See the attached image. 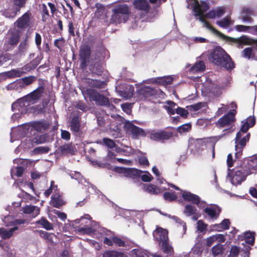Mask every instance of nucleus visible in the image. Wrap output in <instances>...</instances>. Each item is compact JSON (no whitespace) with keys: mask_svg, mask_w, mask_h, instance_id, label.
I'll list each match as a JSON object with an SVG mask.
<instances>
[{"mask_svg":"<svg viewBox=\"0 0 257 257\" xmlns=\"http://www.w3.org/2000/svg\"><path fill=\"white\" fill-rule=\"evenodd\" d=\"M209 59L216 65L226 70H231L234 67L230 57L221 47H216L210 54Z\"/></svg>","mask_w":257,"mask_h":257,"instance_id":"f257e3e1","label":"nucleus"},{"mask_svg":"<svg viewBox=\"0 0 257 257\" xmlns=\"http://www.w3.org/2000/svg\"><path fill=\"white\" fill-rule=\"evenodd\" d=\"M189 6H190L194 12V16L197 20H198L203 24V26L207 29L214 32L215 29L204 20L202 14L205 13L209 9L208 5L204 1H201L200 3L197 0H186Z\"/></svg>","mask_w":257,"mask_h":257,"instance_id":"f03ea898","label":"nucleus"},{"mask_svg":"<svg viewBox=\"0 0 257 257\" xmlns=\"http://www.w3.org/2000/svg\"><path fill=\"white\" fill-rule=\"evenodd\" d=\"M112 12L110 23L115 24L125 22L130 13L128 7L125 4L117 6L112 10Z\"/></svg>","mask_w":257,"mask_h":257,"instance_id":"7ed1b4c3","label":"nucleus"},{"mask_svg":"<svg viewBox=\"0 0 257 257\" xmlns=\"http://www.w3.org/2000/svg\"><path fill=\"white\" fill-rule=\"evenodd\" d=\"M91 217L88 214L74 220L73 225H80L77 230L78 232L86 234H90L94 232L97 228L96 223L90 220Z\"/></svg>","mask_w":257,"mask_h":257,"instance_id":"20e7f679","label":"nucleus"},{"mask_svg":"<svg viewBox=\"0 0 257 257\" xmlns=\"http://www.w3.org/2000/svg\"><path fill=\"white\" fill-rule=\"evenodd\" d=\"M81 92L85 100L89 99L100 105H106L108 103V99L106 97L93 89L83 88Z\"/></svg>","mask_w":257,"mask_h":257,"instance_id":"39448f33","label":"nucleus"},{"mask_svg":"<svg viewBox=\"0 0 257 257\" xmlns=\"http://www.w3.org/2000/svg\"><path fill=\"white\" fill-rule=\"evenodd\" d=\"M32 103L27 98L26 96L18 99L16 102L13 103L12 105V109L13 111H15L16 112L12 116V118L17 117L19 115V113L21 114H25L28 112L30 111L31 107L30 105Z\"/></svg>","mask_w":257,"mask_h":257,"instance_id":"423d86ee","label":"nucleus"},{"mask_svg":"<svg viewBox=\"0 0 257 257\" xmlns=\"http://www.w3.org/2000/svg\"><path fill=\"white\" fill-rule=\"evenodd\" d=\"M228 175L227 178L232 184L237 185L245 180L247 175L251 174L250 171L241 169L237 170H233L231 172L230 169H228Z\"/></svg>","mask_w":257,"mask_h":257,"instance_id":"0eeeda50","label":"nucleus"},{"mask_svg":"<svg viewBox=\"0 0 257 257\" xmlns=\"http://www.w3.org/2000/svg\"><path fill=\"white\" fill-rule=\"evenodd\" d=\"M201 89L202 92L210 97H218L222 93V88L210 79H207L203 84Z\"/></svg>","mask_w":257,"mask_h":257,"instance_id":"6e6552de","label":"nucleus"},{"mask_svg":"<svg viewBox=\"0 0 257 257\" xmlns=\"http://www.w3.org/2000/svg\"><path fill=\"white\" fill-rule=\"evenodd\" d=\"M231 42L238 48H242L244 45H253L252 58L257 60V40L243 36L238 39L231 38Z\"/></svg>","mask_w":257,"mask_h":257,"instance_id":"1a4fd4ad","label":"nucleus"},{"mask_svg":"<svg viewBox=\"0 0 257 257\" xmlns=\"http://www.w3.org/2000/svg\"><path fill=\"white\" fill-rule=\"evenodd\" d=\"M249 134L245 136L242 137L240 132H238L235 139V156L236 159H239L241 155L243 149L245 147L246 142L249 140Z\"/></svg>","mask_w":257,"mask_h":257,"instance_id":"9d476101","label":"nucleus"},{"mask_svg":"<svg viewBox=\"0 0 257 257\" xmlns=\"http://www.w3.org/2000/svg\"><path fill=\"white\" fill-rule=\"evenodd\" d=\"M255 233L253 231H247L243 233V237L245 243H242L243 245L242 248L244 251L243 257H249V250L251 249L250 246L254 244Z\"/></svg>","mask_w":257,"mask_h":257,"instance_id":"9b49d317","label":"nucleus"},{"mask_svg":"<svg viewBox=\"0 0 257 257\" xmlns=\"http://www.w3.org/2000/svg\"><path fill=\"white\" fill-rule=\"evenodd\" d=\"M31 17V12H27L16 21L15 26L21 31L25 30L28 27H30L32 24Z\"/></svg>","mask_w":257,"mask_h":257,"instance_id":"f8f14e48","label":"nucleus"},{"mask_svg":"<svg viewBox=\"0 0 257 257\" xmlns=\"http://www.w3.org/2000/svg\"><path fill=\"white\" fill-rule=\"evenodd\" d=\"M236 112V110H233L232 112H230L219 118L216 122V126L220 128L231 126L235 120L234 115Z\"/></svg>","mask_w":257,"mask_h":257,"instance_id":"ddd939ff","label":"nucleus"},{"mask_svg":"<svg viewBox=\"0 0 257 257\" xmlns=\"http://www.w3.org/2000/svg\"><path fill=\"white\" fill-rule=\"evenodd\" d=\"M91 53L90 47L88 45L81 46L79 51V57L80 60V67L85 69L87 66V62L90 58Z\"/></svg>","mask_w":257,"mask_h":257,"instance_id":"4468645a","label":"nucleus"},{"mask_svg":"<svg viewBox=\"0 0 257 257\" xmlns=\"http://www.w3.org/2000/svg\"><path fill=\"white\" fill-rule=\"evenodd\" d=\"M124 127L128 133L132 135V137L137 139L140 136H145V133L143 129L135 125L130 121H126L124 124Z\"/></svg>","mask_w":257,"mask_h":257,"instance_id":"2eb2a0df","label":"nucleus"},{"mask_svg":"<svg viewBox=\"0 0 257 257\" xmlns=\"http://www.w3.org/2000/svg\"><path fill=\"white\" fill-rule=\"evenodd\" d=\"M44 87L41 86L26 95V98H27L32 104H34L41 98L44 92Z\"/></svg>","mask_w":257,"mask_h":257,"instance_id":"dca6fc26","label":"nucleus"},{"mask_svg":"<svg viewBox=\"0 0 257 257\" xmlns=\"http://www.w3.org/2000/svg\"><path fill=\"white\" fill-rule=\"evenodd\" d=\"M154 236L159 244L169 240L168 231L161 227L157 228L154 232Z\"/></svg>","mask_w":257,"mask_h":257,"instance_id":"f3484780","label":"nucleus"},{"mask_svg":"<svg viewBox=\"0 0 257 257\" xmlns=\"http://www.w3.org/2000/svg\"><path fill=\"white\" fill-rule=\"evenodd\" d=\"M225 13V8L224 7H218L215 10H211L208 13L205 14L204 13L202 14L204 20L205 18L214 19L215 18H220Z\"/></svg>","mask_w":257,"mask_h":257,"instance_id":"a211bd4d","label":"nucleus"},{"mask_svg":"<svg viewBox=\"0 0 257 257\" xmlns=\"http://www.w3.org/2000/svg\"><path fill=\"white\" fill-rule=\"evenodd\" d=\"M23 75V71L20 68L13 69L10 71L4 72L0 74V77L3 80L7 78H12L15 77H20Z\"/></svg>","mask_w":257,"mask_h":257,"instance_id":"6ab92c4d","label":"nucleus"},{"mask_svg":"<svg viewBox=\"0 0 257 257\" xmlns=\"http://www.w3.org/2000/svg\"><path fill=\"white\" fill-rule=\"evenodd\" d=\"M172 136L171 133L159 131L157 132H152L150 135L152 139L155 141H164L169 139Z\"/></svg>","mask_w":257,"mask_h":257,"instance_id":"aec40b11","label":"nucleus"},{"mask_svg":"<svg viewBox=\"0 0 257 257\" xmlns=\"http://www.w3.org/2000/svg\"><path fill=\"white\" fill-rule=\"evenodd\" d=\"M220 211V208L216 205L206 207L204 209V212L211 219H217L218 217Z\"/></svg>","mask_w":257,"mask_h":257,"instance_id":"412c9836","label":"nucleus"},{"mask_svg":"<svg viewBox=\"0 0 257 257\" xmlns=\"http://www.w3.org/2000/svg\"><path fill=\"white\" fill-rule=\"evenodd\" d=\"M182 196L185 200L191 202L195 204L199 203V197L198 196L186 191H182Z\"/></svg>","mask_w":257,"mask_h":257,"instance_id":"4be33fe9","label":"nucleus"},{"mask_svg":"<svg viewBox=\"0 0 257 257\" xmlns=\"http://www.w3.org/2000/svg\"><path fill=\"white\" fill-rule=\"evenodd\" d=\"M143 189L151 194L157 195L162 192L165 189L157 187L153 184H145L144 185Z\"/></svg>","mask_w":257,"mask_h":257,"instance_id":"5701e85b","label":"nucleus"},{"mask_svg":"<svg viewBox=\"0 0 257 257\" xmlns=\"http://www.w3.org/2000/svg\"><path fill=\"white\" fill-rule=\"evenodd\" d=\"M36 80V77L34 76H29L18 79L19 87L21 89L25 88L26 86L32 84Z\"/></svg>","mask_w":257,"mask_h":257,"instance_id":"b1692460","label":"nucleus"},{"mask_svg":"<svg viewBox=\"0 0 257 257\" xmlns=\"http://www.w3.org/2000/svg\"><path fill=\"white\" fill-rule=\"evenodd\" d=\"M134 6L136 9L148 12L149 6L146 0H136L134 2Z\"/></svg>","mask_w":257,"mask_h":257,"instance_id":"393cba45","label":"nucleus"},{"mask_svg":"<svg viewBox=\"0 0 257 257\" xmlns=\"http://www.w3.org/2000/svg\"><path fill=\"white\" fill-rule=\"evenodd\" d=\"M123 172L125 176L134 179L141 176L142 171L135 168H124Z\"/></svg>","mask_w":257,"mask_h":257,"instance_id":"a878e982","label":"nucleus"},{"mask_svg":"<svg viewBox=\"0 0 257 257\" xmlns=\"http://www.w3.org/2000/svg\"><path fill=\"white\" fill-rule=\"evenodd\" d=\"M51 204L55 207L59 208L65 204L62 196L59 194H53L51 196Z\"/></svg>","mask_w":257,"mask_h":257,"instance_id":"bb28decb","label":"nucleus"},{"mask_svg":"<svg viewBox=\"0 0 257 257\" xmlns=\"http://www.w3.org/2000/svg\"><path fill=\"white\" fill-rule=\"evenodd\" d=\"M23 211L26 214H31L32 216L35 217L40 213V208L36 206L27 205L23 208Z\"/></svg>","mask_w":257,"mask_h":257,"instance_id":"cd10ccee","label":"nucleus"},{"mask_svg":"<svg viewBox=\"0 0 257 257\" xmlns=\"http://www.w3.org/2000/svg\"><path fill=\"white\" fill-rule=\"evenodd\" d=\"M87 83L89 86L95 87L98 89L103 88L106 86V82L104 81H100L96 79H87Z\"/></svg>","mask_w":257,"mask_h":257,"instance_id":"c85d7f7f","label":"nucleus"},{"mask_svg":"<svg viewBox=\"0 0 257 257\" xmlns=\"http://www.w3.org/2000/svg\"><path fill=\"white\" fill-rule=\"evenodd\" d=\"M156 93V91L155 89L146 86L142 87L139 91V93L146 98L153 96L155 95Z\"/></svg>","mask_w":257,"mask_h":257,"instance_id":"c756f323","label":"nucleus"},{"mask_svg":"<svg viewBox=\"0 0 257 257\" xmlns=\"http://www.w3.org/2000/svg\"><path fill=\"white\" fill-rule=\"evenodd\" d=\"M4 222L6 226H11L12 225L21 224L24 223L25 220L24 219H13L11 216H5L3 219Z\"/></svg>","mask_w":257,"mask_h":257,"instance_id":"7c9ffc66","label":"nucleus"},{"mask_svg":"<svg viewBox=\"0 0 257 257\" xmlns=\"http://www.w3.org/2000/svg\"><path fill=\"white\" fill-rule=\"evenodd\" d=\"M89 69L93 74L97 75H101L103 71L102 65L99 62H96L94 64H90Z\"/></svg>","mask_w":257,"mask_h":257,"instance_id":"2f4dec72","label":"nucleus"},{"mask_svg":"<svg viewBox=\"0 0 257 257\" xmlns=\"http://www.w3.org/2000/svg\"><path fill=\"white\" fill-rule=\"evenodd\" d=\"M18 229V227L17 226L12 228L9 230L4 228H0V236L3 239L9 238L12 236L13 232Z\"/></svg>","mask_w":257,"mask_h":257,"instance_id":"473e14b6","label":"nucleus"},{"mask_svg":"<svg viewBox=\"0 0 257 257\" xmlns=\"http://www.w3.org/2000/svg\"><path fill=\"white\" fill-rule=\"evenodd\" d=\"M242 13L244 14L242 18L244 22H251L253 21V19L250 17L253 14V11L251 9L244 7L243 8Z\"/></svg>","mask_w":257,"mask_h":257,"instance_id":"72a5a7b5","label":"nucleus"},{"mask_svg":"<svg viewBox=\"0 0 257 257\" xmlns=\"http://www.w3.org/2000/svg\"><path fill=\"white\" fill-rule=\"evenodd\" d=\"M71 130L75 134H77L80 130V121L78 117L74 116L71 122Z\"/></svg>","mask_w":257,"mask_h":257,"instance_id":"f704fd0d","label":"nucleus"},{"mask_svg":"<svg viewBox=\"0 0 257 257\" xmlns=\"http://www.w3.org/2000/svg\"><path fill=\"white\" fill-rule=\"evenodd\" d=\"M134 87L131 85H127L124 90L119 91L120 95L126 99L131 98L134 93Z\"/></svg>","mask_w":257,"mask_h":257,"instance_id":"c9c22d12","label":"nucleus"},{"mask_svg":"<svg viewBox=\"0 0 257 257\" xmlns=\"http://www.w3.org/2000/svg\"><path fill=\"white\" fill-rule=\"evenodd\" d=\"M159 245L164 253L169 255H171L173 253V248L169 243V240L163 242V243H160Z\"/></svg>","mask_w":257,"mask_h":257,"instance_id":"e433bc0d","label":"nucleus"},{"mask_svg":"<svg viewBox=\"0 0 257 257\" xmlns=\"http://www.w3.org/2000/svg\"><path fill=\"white\" fill-rule=\"evenodd\" d=\"M102 257H127V256L122 252L115 250H107L102 254Z\"/></svg>","mask_w":257,"mask_h":257,"instance_id":"4c0bfd02","label":"nucleus"},{"mask_svg":"<svg viewBox=\"0 0 257 257\" xmlns=\"http://www.w3.org/2000/svg\"><path fill=\"white\" fill-rule=\"evenodd\" d=\"M49 124L46 121L35 122L34 123V128L38 132H43L48 128Z\"/></svg>","mask_w":257,"mask_h":257,"instance_id":"58836bf2","label":"nucleus"},{"mask_svg":"<svg viewBox=\"0 0 257 257\" xmlns=\"http://www.w3.org/2000/svg\"><path fill=\"white\" fill-rule=\"evenodd\" d=\"M205 69V65L203 61H200L196 63L190 69L193 73L202 72Z\"/></svg>","mask_w":257,"mask_h":257,"instance_id":"ea45409f","label":"nucleus"},{"mask_svg":"<svg viewBox=\"0 0 257 257\" xmlns=\"http://www.w3.org/2000/svg\"><path fill=\"white\" fill-rule=\"evenodd\" d=\"M20 36L18 34L12 32L11 33L9 38L8 39L7 42L11 46L16 45L19 41Z\"/></svg>","mask_w":257,"mask_h":257,"instance_id":"a19ab883","label":"nucleus"},{"mask_svg":"<svg viewBox=\"0 0 257 257\" xmlns=\"http://www.w3.org/2000/svg\"><path fill=\"white\" fill-rule=\"evenodd\" d=\"M59 150L63 154L67 155L74 154L73 147L70 144H65L61 146L60 147Z\"/></svg>","mask_w":257,"mask_h":257,"instance_id":"79ce46f5","label":"nucleus"},{"mask_svg":"<svg viewBox=\"0 0 257 257\" xmlns=\"http://www.w3.org/2000/svg\"><path fill=\"white\" fill-rule=\"evenodd\" d=\"M167 105H165V108L167 110L168 113L170 114H174L176 113V106H177L176 104L171 101H168L167 102Z\"/></svg>","mask_w":257,"mask_h":257,"instance_id":"37998d69","label":"nucleus"},{"mask_svg":"<svg viewBox=\"0 0 257 257\" xmlns=\"http://www.w3.org/2000/svg\"><path fill=\"white\" fill-rule=\"evenodd\" d=\"M196 212L197 209L196 207L191 205H186L184 210V213L187 216L194 215Z\"/></svg>","mask_w":257,"mask_h":257,"instance_id":"c03bdc74","label":"nucleus"},{"mask_svg":"<svg viewBox=\"0 0 257 257\" xmlns=\"http://www.w3.org/2000/svg\"><path fill=\"white\" fill-rule=\"evenodd\" d=\"M166 216L172 219L175 222L179 223L183 228V234H185L187 229L186 225L185 222L182 221L179 217L176 216H171L170 215L166 214Z\"/></svg>","mask_w":257,"mask_h":257,"instance_id":"a18cd8bd","label":"nucleus"},{"mask_svg":"<svg viewBox=\"0 0 257 257\" xmlns=\"http://www.w3.org/2000/svg\"><path fill=\"white\" fill-rule=\"evenodd\" d=\"M37 223L41 225L47 230H51L53 229V225L45 218H41L40 220L37 221Z\"/></svg>","mask_w":257,"mask_h":257,"instance_id":"49530a36","label":"nucleus"},{"mask_svg":"<svg viewBox=\"0 0 257 257\" xmlns=\"http://www.w3.org/2000/svg\"><path fill=\"white\" fill-rule=\"evenodd\" d=\"M24 172V169L22 167H14L11 169V176L21 177Z\"/></svg>","mask_w":257,"mask_h":257,"instance_id":"de8ad7c7","label":"nucleus"},{"mask_svg":"<svg viewBox=\"0 0 257 257\" xmlns=\"http://www.w3.org/2000/svg\"><path fill=\"white\" fill-rule=\"evenodd\" d=\"M173 79L170 76L163 77L157 78V83H161L163 85H167L172 83Z\"/></svg>","mask_w":257,"mask_h":257,"instance_id":"09e8293b","label":"nucleus"},{"mask_svg":"<svg viewBox=\"0 0 257 257\" xmlns=\"http://www.w3.org/2000/svg\"><path fill=\"white\" fill-rule=\"evenodd\" d=\"M29 47V44L27 42V39H25L23 41L21 42L19 44L18 49L19 52L21 54H25Z\"/></svg>","mask_w":257,"mask_h":257,"instance_id":"8fccbe9b","label":"nucleus"},{"mask_svg":"<svg viewBox=\"0 0 257 257\" xmlns=\"http://www.w3.org/2000/svg\"><path fill=\"white\" fill-rule=\"evenodd\" d=\"M223 245L218 243L212 248V254L215 256L221 254L223 252Z\"/></svg>","mask_w":257,"mask_h":257,"instance_id":"3c124183","label":"nucleus"},{"mask_svg":"<svg viewBox=\"0 0 257 257\" xmlns=\"http://www.w3.org/2000/svg\"><path fill=\"white\" fill-rule=\"evenodd\" d=\"M216 24L221 27L226 28L230 25L231 20L230 18L226 17L220 21H217Z\"/></svg>","mask_w":257,"mask_h":257,"instance_id":"603ef678","label":"nucleus"},{"mask_svg":"<svg viewBox=\"0 0 257 257\" xmlns=\"http://www.w3.org/2000/svg\"><path fill=\"white\" fill-rule=\"evenodd\" d=\"M206 106V103L205 102H198L196 104H194L189 106H188L187 108L188 110L197 111L200 109L205 107Z\"/></svg>","mask_w":257,"mask_h":257,"instance_id":"864d4df0","label":"nucleus"},{"mask_svg":"<svg viewBox=\"0 0 257 257\" xmlns=\"http://www.w3.org/2000/svg\"><path fill=\"white\" fill-rule=\"evenodd\" d=\"M163 197L165 200L169 201H173L177 199V196L174 192H165Z\"/></svg>","mask_w":257,"mask_h":257,"instance_id":"5fc2aeb1","label":"nucleus"},{"mask_svg":"<svg viewBox=\"0 0 257 257\" xmlns=\"http://www.w3.org/2000/svg\"><path fill=\"white\" fill-rule=\"evenodd\" d=\"M191 128L190 123H187L182 125L178 127L177 131L179 133L182 134L189 132Z\"/></svg>","mask_w":257,"mask_h":257,"instance_id":"6e6d98bb","label":"nucleus"},{"mask_svg":"<svg viewBox=\"0 0 257 257\" xmlns=\"http://www.w3.org/2000/svg\"><path fill=\"white\" fill-rule=\"evenodd\" d=\"M253 47L251 48H246L242 52V55L243 57L250 59L252 57Z\"/></svg>","mask_w":257,"mask_h":257,"instance_id":"4d7b16f0","label":"nucleus"},{"mask_svg":"<svg viewBox=\"0 0 257 257\" xmlns=\"http://www.w3.org/2000/svg\"><path fill=\"white\" fill-rule=\"evenodd\" d=\"M70 175L71 178L78 180L79 183H83V180H84V179L83 178L82 176L79 172H71Z\"/></svg>","mask_w":257,"mask_h":257,"instance_id":"13d9d810","label":"nucleus"},{"mask_svg":"<svg viewBox=\"0 0 257 257\" xmlns=\"http://www.w3.org/2000/svg\"><path fill=\"white\" fill-rule=\"evenodd\" d=\"M50 149L47 147L41 146L36 148L34 150V152L35 154H43L47 153L49 151Z\"/></svg>","mask_w":257,"mask_h":257,"instance_id":"bf43d9fd","label":"nucleus"},{"mask_svg":"<svg viewBox=\"0 0 257 257\" xmlns=\"http://www.w3.org/2000/svg\"><path fill=\"white\" fill-rule=\"evenodd\" d=\"M6 88L7 90L15 89L18 90L21 89L20 87H19L18 80L8 84Z\"/></svg>","mask_w":257,"mask_h":257,"instance_id":"052dcab7","label":"nucleus"},{"mask_svg":"<svg viewBox=\"0 0 257 257\" xmlns=\"http://www.w3.org/2000/svg\"><path fill=\"white\" fill-rule=\"evenodd\" d=\"M207 225L205 224L202 220H198L197 223V230L202 232L205 231L207 228Z\"/></svg>","mask_w":257,"mask_h":257,"instance_id":"680f3d73","label":"nucleus"},{"mask_svg":"<svg viewBox=\"0 0 257 257\" xmlns=\"http://www.w3.org/2000/svg\"><path fill=\"white\" fill-rule=\"evenodd\" d=\"M24 133L25 134V131L24 130V128L22 127L13 131L12 132V137H11V142H13L15 140L13 139V137L15 134L20 135L21 136H20V137H21L22 136H24L23 134H24Z\"/></svg>","mask_w":257,"mask_h":257,"instance_id":"e2e57ef3","label":"nucleus"},{"mask_svg":"<svg viewBox=\"0 0 257 257\" xmlns=\"http://www.w3.org/2000/svg\"><path fill=\"white\" fill-rule=\"evenodd\" d=\"M248 165L252 168L257 167V155H254L250 157L249 160Z\"/></svg>","mask_w":257,"mask_h":257,"instance_id":"0e129e2a","label":"nucleus"},{"mask_svg":"<svg viewBox=\"0 0 257 257\" xmlns=\"http://www.w3.org/2000/svg\"><path fill=\"white\" fill-rule=\"evenodd\" d=\"M153 179V176L148 172H145L144 174L141 176V179L144 182H150Z\"/></svg>","mask_w":257,"mask_h":257,"instance_id":"69168bd1","label":"nucleus"},{"mask_svg":"<svg viewBox=\"0 0 257 257\" xmlns=\"http://www.w3.org/2000/svg\"><path fill=\"white\" fill-rule=\"evenodd\" d=\"M103 142L104 144L109 148H113L115 147V144L114 141L108 138H104Z\"/></svg>","mask_w":257,"mask_h":257,"instance_id":"338daca9","label":"nucleus"},{"mask_svg":"<svg viewBox=\"0 0 257 257\" xmlns=\"http://www.w3.org/2000/svg\"><path fill=\"white\" fill-rule=\"evenodd\" d=\"M239 252V248L237 246H232L231 247L230 255L232 257H236L238 255Z\"/></svg>","mask_w":257,"mask_h":257,"instance_id":"774afa93","label":"nucleus"}]
</instances>
